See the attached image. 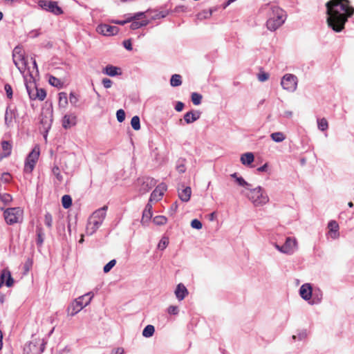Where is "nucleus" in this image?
<instances>
[{"instance_id": "obj_1", "label": "nucleus", "mask_w": 354, "mask_h": 354, "mask_svg": "<svg viewBox=\"0 0 354 354\" xmlns=\"http://www.w3.org/2000/svg\"><path fill=\"white\" fill-rule=\"evenodd\" d=\"M326 7L328 27L336 32H342L348 18L354 15V8L348 0H330Z\"/></svg>"}, {"instance_id": "obj_2", "label": "nucleus", "mask_w": 354, "mask_h": 354, "mask_svg": "<svg viewBox=\"0 0 354 354\" xmlns=\"http://www.w3.org/2000/svg\"><path fill=\"white\" fill-rule=\"evenodd\" d=\"M248 189L250 191L248 198L255 207L263 206L269 202L268 194L262 187H248Z\"/></svg>"}, {"instance_id": "obj_3", "label": "nucleus", "mask_w": 354, "mask_h": 354, "mask_svg": "<svg viewBox=\"0 0 354 354\" xmlns=\"http://www.w3.org/2000/svg\"><path fill=\"white\" fill-rule=\"evenodd\" d=\"M93 297V294L89 292L75 299L68 307V314L71 316L75 315L84 307L88 305Z\"/></svg>"}, {"instance_id": "obj_4", "label": "nucleus", "mask_w": 354, "mask_h": 354, "mask_svg": "<svg viewBox=\"0 0 354 354\" xmlns=\"http://www.w3.org/2000/svg\"><path fill=\"white\" fill-rule=\"evenodd\" d=\"M12 60L19 72L24 75L27 68L28 62L22 53L21 47L17 46L14 48L12 51Z\"/></svg>"}, {"instance_id": "obj_5", "label": "nucleus", "mask_w": 354, "mask_h": 354, "mask_svg": "<svg viewBox=\"0 0 354 354\" xmlns=\"http://www.w3.org/2000/svg\"><path fill=\"white\" fill-rule=\"evenodd\" d=\"M45 349L44 339H34L26 344L24 348V354H41Z\"/></svg>"}, {"instance_id": "obj_6", "label": "nucleus", "mask_w": 354, "mask_h": 354, "mask_svg": "<svg viewBox=\"0 0 354 354\" xmlns=\"http://www.w3.org/2000/svg\"><path fill=\"white\" fill-rule=\"evenodd\" d=\"M37 4L42 10L51 12L55 15H60L64 12L62 8L55 1L38 0Z\"/></svg>"}, {"instance_id": "obj_7", "label": "nucleus", "mask_w": 354, "mask_h": 354, "mask_svg": "<svg viewBox=\"0 0 354 354\" xmlns=\"http://www.w3.org/2000/svg\"><path fill=\"white\" fill-rule=\"evenodd\" d=\"M39 156V149L34 148L28 155L24 165V171L27 174L32 173Z\"/></svg>"}, {"instance_id": "obj_8", "label": "nucleus", "mask_w": 354, "mask_h": 354, "mask_svg": "<svg viewBox=\"0 0 354 354\" xmlns=\"http://www.w3.org/2000/svg\"><path fill=\"white\" fill-rule=\"evenodd\" d=\"M298 80L297 76L287 73L283 76L281 80V85L284 90L288 92H294L297 87Z\"/></svg>"}, {"instance_id": "obj_9", "label": "nucleus", "mask_w": 354, "mask_h": 354, "mask_svg": "<svg viewBox=\"0 0 354 354\" xmlns=\"http://www.w3.org/2000/svg\"><path fill=\"white\" fill-rule=\"evenodd\" d=\"M21 211L19 207L8 208L3 212L5 221L8 225H13L19 222Z\"/></svg>"}, {"instance_id": "obj_10", "label": "nucleus", "mask_w": 354, "mask_h": 354, "mask_svg": "<svg viewBox=\"0 0 354 354\" xmlns=\"http://www.w3.org/2000/svg\"><path fill=\"white\" fill-rule=\"evenodd\" d=\"M268 9V17L272 18L273 19H277V20H283V21H286V12L276 5H272V4H267L266 6Z\"/></svg>"}, {"instance_id": "obj_11", "label": "nucleus", "mask_w": 354, "mask_h": 354, "mask_svg": "<svg viewBox=\"0 0 354 354\" xmlns=\"http://www.w3.org/2000/svg\"><path fill=\"white\" fill-rule=\"evenodd\" d=\"M96 30L100 34L104 36L115 35L119 32V28L115 26H110L106 24H102L97 26Z\"/></svg>"}, {"instance_id": "obj_12", "label": "nucleus", "mask_w": 354, "mask_h": 354, "mask_svg": "<svg viewBox=\"0 0 354 354\" xmlns=\"http://www.w3.org/2000/svg\"><path fill=\"white\" fill-rule=\"evenodd\" d=\"M283 254L291 255L297 250V241L295 237H286L283 245Z\"/></svg>"}, {"instance_id": "obj_13", "label": "nucleus", "mask_w": 354, "mask_h": 354, "mask_svg": "<svg viewBox=\"0 0 354 354\" xmlns=\"http://www.w3.org/2000/svg\"><path fill=\"white\" fill-rule=\"evenodd\" d=\"M167 189V185L165 183L159 184L156 189L151 192L149 201H158L161 200L164 191Z\"/></svg>"}, {"instance_id": "obj_14", "label": "nucleus", "mask_w": 354, "mask_h": 354, "mask_svg": "<svg viewBox=\"0 0 354 354\" xmlns=\"http://www.w3.org/2000/svg\"><path fill=\"white\" fill-rule=\"evenodd\" d=\"M102 223L89 217L87 221L86 232L88 235H93L102 225Z\"/></svg>"}, {"instance_id": "obj_15", "label": "nucleus", "mask_w": 354, "mask_h": 354, "mask_svg": "<svg viewBox=\"0 0 354 354\" xmlns=\"http://www.w3.org/2000/svg\"><path fill=\"white\" fill-rule=\"evenodd\" d=\"M18 116L17 110L15 107L11 109L10 106L6 108L5 113V124L7 127H10L12 124V120Z\"/></svg>"}, {"instance_id": "obj_16", "label": "nucleus", "mask_w": 354, "mask_h": 354, "mask_svg": "<svg viewBox=\"0 0 354 354\" xmlns=\"http://www.w3.org/2000/svg\"><path fill=\"white\" fill-rule=\"evenodd\" d=\"M299 295L305 301H309L313 296V288L310 283H304L299 288Z\"/></svg>"}, {"instance_id": "obj_17", "label": "nucleus", "mask_w": 354, "mask_h": 354, "mask_svg": "<svg viewBox=\"0 0 354 354\" xmlns=\"http://www.w3.org/2000/svg\"><path fill=\"white\" fill-rule=\"evenodd\" d=\"M141 182L140 189L145 192H149L156 185V180L153 178L146 177L139 179Z\"/></svg>"}, {"instance_id": "obj_18", "label": "nucleus", "mask_w": 354, "mask_h": 354, "mask_svg": "<svg viewBox=\"0 0 354 354\" xmlns=\"http://www.w3.org/2000/svg\"><path fill=\"white\" fill-rule=\"evenodd\" d=\"M52 122V113H42L40 115V123L46 133L50 129Z\"/></svg>"}, {"instance_id": "obj_19", "label": "nucleus", "mask_w": 354, "mask_h": 354, "mask_svg": "<svg viewBox=\"0 0 354 354\" xmlns=\"http://www.w3.org/2000/svg\"><path fill=\"white\" fill-rule=\"evenodd\" d=\"M77 118L73 114H66L62 118V127L68 129L76 124Z\"/></svg>"}, {"instance_id": "obj_20", "label": "nucleus", "mask_w": 354, "mask_h": 354, "mask_svg": "<svg viewBox=\"0 0 354 354\" xmlns=\"http://www.w3.org/2000/svg\"><path fill=\"white\" fill-rule=\"evenodd\" d=\"M108 209V207L106 205L103 206L101 208L97 209L95 210L92 215L90 216L101 223H103L106 215V210Z\"/></svg>"}, {"instance_id": "obj_21", "label": "nucleus", "mask_w": 354, "mask_h": 354, "mask_svg": "<svg viewBox=\"0 0 354 354\" xmlns=\"http://www.w3.org/2000/svg\"><path fill=\"white\" fill-rule=\"evenodd\" d=\"M284 23L285 21H283V20L273 19L272 18L268 17L266 21V27L270 31H275L279 27H281Z\"/></svg>"}, {"instance_id": "obj_22", "label": "nucleus", "mask_w": 354, "mask_h": 354, "mask_svg": "<svg viewBox=\"0 0 354 354\" xmlns=\"http://www.w3.org/2000/svg\"><path fill=\"white\" fill-rule=\"evenodd\" d=\"M188 293L187 288L183 283L177 285L175 290V295L179 301L184 299Z\"/></svg>"}, {"instance_id": "obj_23", "label": "nucleus", "mask_w": 354, "mask_h": 354, "mask_svg": "<svg viewBox=\"0 0 354 354\" xmlns=\"http://www.w3.org/2000/svg\"><path fill=\"white\" fill-rule=\"evenodd\" d=\"M328 227L329 229L331 238L333 239H337L339 236L338 232L339 227L337 222L334 220L330 221L328 224Z\"/></svg>"}, {"instance_id": "obj_24", "label": "nucleus", "mask_w": 354, "mask_h": 354, "mask_svg": "<svg viewBox=\"0 0 354 354\" xmlns=\"http://www.w3.org/2000/svg\"><path fill=\"white\" fill-rule=\"evenodd\" d=\"M151 216H152V206L149 203H147L143 210V212H142L141 223L143 225H145L150 221Z\"/></svg>"}, {"instance_id": "obj_25", "label": "nucleus", "mask_w": 354, "mask_h": 354, "mask_svg": "<svg viewBox=\"0 0 354 354\" xmlns=\"http://www.w3.org/2000/svg\"><path fill=\"white\" fill-rule=\"evenodd\" d=\"M178 197L183 202H188L190 199L192 194V189L190 187H183V189H178Z\"/></svg>"}, {"instance_id": "obj_26", "label": "nucleus", "mask_w": 354, "mask_h": 354, "mask_svg": "<svg viewBox=\"0 0 354 354\" xmlns=\"http://www.w3.org/2000/svg\"><path fill=\"white\" fill-rule=\"evenodd\" d=\"M323 294L319 288L313 290V296L308 304L310 305L319 304L322 299Z\"/></svg>"}, {"instance_id": "obj_27", "label": "nucleus", "mask_w": 354, "mask_h": 354, "mask_svg": "<svg viewBox=\"0 0 354 354\" xmlns=\"http://www.w3.org/2000/svg\"><path fill=\"white\" fill-rule=\"evenodd\" d=\"M25 86H26V91L29 95L30 99L35 100V91H36V88H37L35 85V83L34 82H28L26 79H25Z\"/></svg>"}, {"instance_id": "obj_28", "label": "nucleus", "mask_w": 354, "mask_h": 354, "mask_svg": "<svg viewBox=\"0 0 354 354\" xmlns=\"http://www.w3.org/2000/svg\"><path fill=\"white\" fill-rule=\"evenodd\" d=\"M120 68L109 64L104 68L103 73L109 76L115 77L120 74Z\"/></svg>"}, {"instance_id": "obj_29", "label": "nucleus", "mask_w": 354, "mask_h": 354, "mask_svg": "<svg viewBox=\"0 0 354 354\" xmlns=\"http://www.w3.org/2000/svg\"><path fill=\"white\" fill-rule=\"evenodd\" d=\"M254 160V154L252 152H247L245 153L242 154L241 157V162L244 165H251Z\"/></svg>"}, {"instance_id": "obj_30", "label": "nucleus", "mask_w": 354, "mask_h": 354, "mask_svg": "<svg viewBox=\"0 0 354 354\" xmlns=\"http://www.w3.org/2000/svg\"><path fill=\"white\" fill-rule=\"evenodd\" d=\"M36 234H37L36 244H37V247H41L44 243L45 234L44 232L43 229L41 227L37 226Z\"/></svg>"}, {"instance_id": "obj_31", "label": "nucleus", "mask_w": 354, "mask_h": 354, "mask_svg": "<svg viewBox=\"0 0 354 354\" xmlns=\"http://www.w3.org/2000/svg\"><path fill=\"white\" fill-rule=\"evenodd\" d=\"M1 147L3 151V154L1 156V158L9 156L12 150L11 144L8 141L3 140L1 142Z\"/></svg>"}, {"instance_id": "obj_32", "label": "nucleus", "mask_w": 354, "mask_h": 354, "mask_svg": "<svg viewBox=\"0 0 354 354\" xmlns=\"http://www.w3.org/2000/svg\"><path fill=\"white\" fill-rule=\"evenodd\" d=\"M131 24L130 25V28L131 30H137L141 27L146 26L149 24V21L147 19L139 21H131Z\"/></svg>"}, {"instance_id": "obj_33", "label": "nucleus", "mask_w": 354, "mask_h": 354, "mask_svg": "<svg viewBox=\"0 0 354 354\" xmlns=\"http://www.w3.org/2000/svg\"><path fill=\"white\" fill-rule=\"evenodd\" d=\"M308 336V332L306 329L299 330L297 332V335H293L292 336V339L295 341L297 339L299 341H303L306 339Z\"/></svg>"}, {"instance_id": "obj_34", "label": "nucleus", "mask_w": 354, "mask_h": 354, "mask_svg": "<svg viewBox=\"0 0 354 354\" xmlns=\"http://www.w3.org/2000/svg\"><path fill=\"white\" fill-rule=\"evenodd\" d=\"M155 332V328L153 325L149 324L146 326L142 330V336L145 337H151Z\"/></svg>"}, {"instance_id": "obj_35", "label": "nucleus", "mask_w": 354, "mask_h": 354, "mask_svg": "<svg viewBox=\"0 0 354 354\" xmlns=\"http://www.w3.org/2000/svg\"><path fill=\"white\" fill-rule=\"evenodd\" d=\"M170 84L173 87L179 86L182 84V77L178 74L171 75L170 79Z\"/></svg>"}, {"instance_id": "obj_36", "label": "nucleus", "mask_w": 354, "mask_h": 354, "mask_svg": "<svg viewBox=\"0 0 354 354\" xmlns=\"http://www.w3.org/2000/svg\"><path fill=\"white\" fill-rule=\"evenodd\" d=\"M185 159L179 158L176 165V169L180 174H183L186 171L185 165Z\"/></svg>"}, {"instance_id": "obj_37", "label": "nucleus", "mask_w": 354, "mask_h": 354, "mask_svg": "<svg viewBox=\"0 0 354 354\" xmlns=\"http://www.w3.org/2000/svg\"><path fill=\"white\" fill-rule=\"evenodd\" d=\"M272 140L276 142H281L283 141L286 136L282 132H274L270 135Z\"/></svg>"}, {"instance_id": "obj_38", "label": "nucleus", "mask_w": 354, "mask_h": 354, "mask_svg": "<svg viewBox=\"0 0 354 354\" xmlns=\"http://www.w3.org/2000/svg\"><path fill=\"white\" fill-rule=\"evenodd\" d=\"M62 204L64 208H69L72 205V198L71 196L64 195L62 198Z\"/></svg>"}, {"instance_id": "obj_39", "label": "nucleus", "mask_w": 354, "mask_h": 354, "mask_svg": "<svg viewBox=\"0 0 354 354\" xmlns=\"http://www.w3.org/2000/svg\"><path fill=\"white\" fill-rule=\"evenodd\" d=\"M48 82L50 85H52L55 87H57V88H61L63 84L62 81L59 79H58L53 75L50 76Z\"/></svg>"}, {"instance_id": "obj_40", "label": "nucleus", "mask_w": 354, "mask_h": 354, "mask_svg": "<svg viewBox=\"0 0 354 354\" xmlns=\"http://www.w3.org/2000/svg\"><path fill=\"white\" fill-rule=\"evenodd\" d=\"M131 125L136 131L140 129V120L138 115H135L131 118Z\"/></svg>"}, {"instance_id": "obj_41", "label": "nucleus", "mask_w": 354, "mask_h": 354, "mask_svg": "<svg viewBox=\"0 0 354 354\" xmlns=\"http://www.w3.org/2000/svg\"><path fill=\"white\" fill-rule=\"evenodd\" d=\"M167 221V218L165 216H156L153 218V222L156 225H163Z\"/></svg>"}, {"instance_id": "obj_42", "label": "nucleus", "mask_w": 354, "mask_h": 354, "mask_svg": "<svg viewBox=\"0 0 354 354\" xmlns=\"http://www.w3.org/2000/svg\"><path fill=\"white\" fill-rule=\"evenodd\" d=\"M203 96L198 93H192L191 95L192 102L194 105H199L201 103Z\"/></svg>"}, {"instance_id": "obj_43", "label": "nucleus", "mask_w": 354, "mask_h": 354, "mask_svg": "<svg viewBox=\"0 0 354 354\" xmlns=\"http://www.w3.org/2000/svg\"><path fill=\"white\" fill-rule=\"evenodd\" d=\"M46 96V92L44 88H36L35 91V100L38 99L43 101Z\"/></svg>"}, {"instance_id": "obj_44", "label": "nucleus", "mask_w": 354, "mask_h": 354, "mask_svg": "<svg viewBox=\"0 0 354 354\" xmlns=\"http://www.w3.org/2000/svg\"><path fill=\"white\" fill-rule=\"evenodd\" d=\"M317 125L318 129L322 131H326L328 127V122L325 118L317 119Z\"/></svg>"}, {"instance_id": "obj_45", "label": "nucleus", "mask_w": 354, "mask_h": 354, "mask_svg": "<svg viewBox=\"0 0 354 354\" xmlns=\"http://www.w3.org/2000/svg\"><path fill=\"white\" fill-rule=\"evenodd\" d=\"M52 172L59 183L62 182L63 176L60 173V169L58 166L55 165L52 169Z\"/></svg>"}, {"instance_id": "obj_46", "label": "nucleus", "mask_w": 354, "mask_h": 354, "mask_svg": "<svg viewBox=\"0 0 354 354\" xmlns=\"http://www.w3.org/2000/svg\"><path fill=\"white\" fill-rule=\"evenodd\" d=\"M169 244V239L166 236H163L158 244V248L160 250H164Z\"/></svg>"}, {"instance_id": "obj_47", "label": "nucleus", "mask_w": 354, "mask_h": 354, "mask_svg": "<svg viewBox=\"0 0 354 354\" xmlns=\"http://www.w3.org/2000/svg\"><path fill=\"white\" fill-rule=\"evenodd\" d=\"M45 225L48 227L51 228L53 226V216L50 213L46 212L44 216Z\"/></svg>"}, {"instance_id": "obj_48", "label": "nucleus", "mask_w": 354, "mask_h": 354, "mask_svg": "<svg viewBox=\"0 0 354 354\" xmlns=\"http://www.w3.org/2000/svg\"><path fill=\"white\" fill-rule=\"evenodd\" d=\"M69 102H70V103L73 106H77V103L79 102V97H78V95H76L73 92H71V93L69 95Z\"/></svg>"}, {"instance_id": "obj_49", "label": "nucleus", "mask_w": 354, "mask_h": 354, "mask_svg": "<svg viewBox=\"0 0 354 354\" xmlns=\"http://www.w3.org/2000/svg\"><path fill=\"white\" fill-rule=\"evenodd\" d=\"M116 264V260L112 259L109 263H107L103 268V271L104 273L109 272Z\"/></svg>"}, {"instance_id": "obj_50", "label": "nucleus", "mask_w": 354, "mask_h": 354, "mask_svg": "<svg viewBox=\"0 0 354 354\" xmlns=\"http://www.w3.org/2000/svg\"><path fill=\"white\" fill-rule=\"evenodd\" d=\"M236 182L239 186L245 187L247 189L248 187H251V185L248 183L247 181H245L244 178L241 176L236 178Z\"/></svg>"}, {"instance_id": "obj_51", "label": "nucleus", "mask_w": 354, "mask_h": 354, "mask_svg": "<svg viewBox=\"0 0 354 354\" xmlns=\"http://www.w3.org/2000/svg\"><path fill=\"white\" fill-rule=\"evenodd\" d=\"M257 79L259 82H266L269 79V74L268 73L261 71L260 73L257 74Z\"/></svg>"}, {"instance_id": "obj_52", "label": "nucleus", "mask_w": 354, "mask_h": 354, "mask_svg": "<svg viewBox=\"0 0 354 354\" xmlns=\"http://www.w3.org/2000/svg\"><path fill=\"white\" fill-rule=\"evenodd\" d=\"M183 120L187 124H191L195 122V120L193 118V113L192 112L188 111L187 112L183 117Z\"/></svg>"}, {"instance_id": "obj_53", "label": "nucleus", "mask_w": 354, "mask_h": 354, "mask_svg": "<svg viewBox=\"0 0 354 354\" xmlns=\"http://www.w3.org/2000/svg\"><path fill=\"white\" fill-rule=\"evenodd\" d=\"M6 274H7V277H6V280L4 282V284L7 287H11L14 283V279H13V278L11 275V272H10L9 270H8V273H6Z\"/></svg>"}, {"instance_id": "obj_54", "label": "nucleus", "mask_w": 354, "mask_h": 354, "mask_svg": "<svg viewBox=\"0 0 354 354\" xmlns=\"http://www.w3.org/2000/svg\"><path fill=\"white\" fill-rule=\"evenodd\" d=\"M59 104L66 105L68 103V97L67 94L64 92H62L59 93Z\"/></svg>"}, {"instance_id": "obj_55", "label": "nucleus", "mask_w": 354, "mask_h": 354, "mask_svg": "<svg viewBox=\"0 0 354 354\" xmlns=\"http://www.w3.org/2000/svg\"><path fill=\"white\" fill-rule=\"evenodd\" d=\"M191 227L194 229L201 230L203 227V224L201 221L194 218L191 221Z\"/></svg>"}, {"instance_id": "obj_56", "label": "nucleus", "mask_w": 354, "mask_h": 354, "mask_svg": "<svg viewBox=\"0 0 354 354\" xmlns=\"http://www.w3.org/2000/svg\"><path fill=\"white\" fill-rule=\"evenodd\" d=\"M0 200L2 202H3L5 204H8L12 201V197L9 194H1Z\"/></svg>"}, {"instance_id": "obj_57", "label": "nucleus", "mask_w": 354, "mask_h": 354, "mask_svg": "<svg viewBox=\"0 0 354 354\" xmlns=\"http://www.w3.org/2000/svg\"><path fill=\"white\" fill-rule=\"evenodd\" d=\"M8 269L4 268L1 270V274H0V288L4 285V282L6 280L7 274L6 273H8Z\"/></svg>"}, {"instance_id": "obj_58", "label": "nucleus", "mask_w": 354, "mask_h": 354, "mask_svg": "<svg viewBox=\"0 0 354 354\" xmlns=\"http://www.w3.org/2000/svg\"><path fill=\"white\" fill-rule=\"evenodd\" d=\"M116 118L119 122H122L125 120V112L123 109H119L116 112Z\"/></svg>"}, {"instance_id": "obj_59", "label": "nucleus", "mask_w": 354, "mask_h": 354, "mask_svg": "<svg viewBox=\"0 0 354 354\" xmlns=\"http://www.w3.org/2000/svg\"><path fill=\"white\" fill-rule=\"evenodd\" d=\"M143 16H145L144 12H138L135 14H133L132 16L129 17V19H130V22L131 21H138L140 19H141Z\"/></svg>"}, {"instance_id": "obj_60", "label": "nucleus", "mask_w": 354, "mask_h": 354, "mask_svg": "<svg viewBox=\"0 0 354 354\" xmlns=\"http://www.w3.org/2000/svg\"><path fill=\"white\" fill-rule=\"evenodd\" d=\"M0 180L3 183H9L11 180V176L9 173L8 172H3L2 174H1V179Z\"/></svg>"}, {"instance_id": "obj_61", "label": "nucleus", "mask_w": 354, "mask_h": 354, "mask_svg": "<svg viewBox=\"0 0 354 354\" xmlns=\"http://www.w3.org/2000/svg\"><path fill=\"white\" fill-rule=\"evenodd\" d=\"M4 89L6 93L7 97L12 99L13 95L12 86L9 84H6L4 85Z\"/></svg>"}, {"instance_id": "obj_62", "label": "nucleus", "mask_w": 354, "mask_h": 354, "mask_svg": "<svg viewBox=\"0 0 354 354\" xmlns=\"http://www.w3.org/2000/svg\"><path fill=\"white\" fill-rule=\"evenodd\" d=\"M167 313L169 315H176L179 313L178 307L176 306H170L167 308Z\"/></svg>"}, {"instance_id": "obj_63", "label": "nucleus", "mask_w": 354, "mask_h": 354, "mask_svg": "<svg viewBox=\"0 0 354 354\" xmlns=\"http://www.w3.org/2000/svg\"><path fill=\"white\" fill-rule=\"evenodd\" d=\"M122 44H123V46L127 50H131L133 49L132 42H131V40L130 39L124 40Z\"/></svg>"}, {"instance_id": "obj_64", "label": "nucleus", "mask_w": 354, "mask_h": 354, "mask_svg": "<svg viewBox=\"0 0 354 354\" xmlns=\"http://www.w3.org/2000/svg\"><path fill=\"white\" fill-rule=\"evenodd\" d=\"M113 82L109 78H104L102 80V84L104 88H109L111 87Z\"/></svg>"}]
</instances>
